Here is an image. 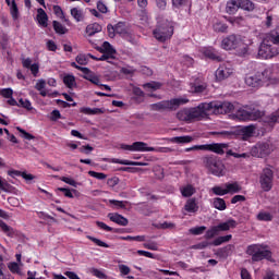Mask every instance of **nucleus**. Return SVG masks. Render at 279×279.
Masks as SVG:
<instances>
[{"mask_svg": "<svg viewBox=\"0 0 279 279\" xmlns=\"http://www.w3.org/2000/svg\"><path fill=\"white\" fill-rule=\"evenodd\" d=\"M205 117L204 102H201L197 107L184 108L177 113V119H179V121H185L186 123L202 121Z\"/></svg>", "mask_w": 279, "mask_h": 279, "instance_id": "nucleus-1", "label": "nucleus"}, {"mask_svg": "<svg viewBox=\"0 0 279 279\" xmlns=\"http://www.w3.org/2000/svg\"><path fill=\"white\" fill-rule=\"evenodd\" d=\"M203 108L205 117L208 116V112L213 114H230V112H234V105L230 101L213 100L210 102H203Z\"/></svg>", "mask_w": 279, "mask_h": 279, "instance_id": "nucleus-2", "label": "nucleus"}, {"mask_svg": "<svg viewBox=\"0 0 279 279\" xmlns=\"http://www.w3.org/2000/svg\"><path fill=\"white\" fill-rule=\"evenodd\" d=\"M203 162L211 175H216L217 178H223L226 175V165L217 156L204 157Z\"/></svg>", "mask_w": 279, "mask_h": 279, "instance_id": "nucleus-3", "label": "nucleus"}, {"mask_svg": "<svg viewBox=\"0 0 279 279\" xmlns=\"http://www.w3.org/2000/svg\"><path fill=\"white\" fill-rule=\"evenodd\" d=\"M246 254L252 256L253 263H260V260H271V251L265 250L260 244H252L247 246Z\"/></svg>", "mask_w": 279, "mask_h": 279, "instance_id": "nucleus-4", "label": "nucleus"}, {"mask_svg": "<svg viewBox=\"0 0 279 279\" xmlns=\"http://www.w3.org/2000/svg\"><path fill=\"white\" fill-rule=\"evenodd\" d=\"M153 36L158 43H167L173 36V26L169 23L158 24L153 31Z\"/></svg>", "mask_w": 279, "mask_h": 279, "instance_id": "nucleus-5", "label": "nucleus"}, {"mask_svg": "<svg viewBox=\"0 0 279 279\" xmlns=\"http://www.w3.org/2000/svg\"><path fill=\"white\" fill-rule=\"evenodd\" d=\"M262 117H263V111L258 109H252V108L239 109L235 112V118L239 121H258V119H260Z\"/></svg>", "mask_w": 279, "mask_h": 279, "instance_id": "nucleus-6", "label": "nucleus"}, {"mask_svg": "<svg viewBox=\"0 0 279 279\" xmlns=\"http://www.w3.org/2000/svg\"><path fill=\"white\" fill-rule=\"evenodd\" d=\"M259 184L265 192L274 189V170L271 168H264L259 175Z\"/></svg>", "mask_w": 279, "mask_h": 279, "instance_id": "nucleus-7", "label": "nucleus"}, {"mask_svg": "<svg viewBox=\"0 0 279 279\" xmlns=\"http://www.w3.org/2000/svg\"><path fill=\"white\" fill-rule=\"evenodd\" d=\"M241 45H242L241 36H238L234 34L227 36L221 41V47L226 51H232V49H239V47H241Z\"/></svg>", "mask_w": 279, "mask_h": 279, "instance_id": "nucleus-8", "label": "nucleus"}, {"mask_svg": "<svg viewBox=\"0 0 279 279\" xmlns=\"http://www.w3.org/2000/svg\"><path fill=\"white\" fill-rule=\"evenodd\" d=\"M107 31L110 38H114L117 34L125 36L128 34V24L125 22H118L116 25L108 24Z\"/></svg>", "mask_w": 279, "mask_h": 279, "instance_id": "nucleus-9", "label": "nucleus"}, {"mask_svg": "<svg viewBox=\"0 0 279 279\" xmlns=\"http://www.w3.org/2000/svg\"><path fill=\"white\" fill-rule=\"evenodd\" d=\"M120 147L124 151H156L154 147H148L145 142H135L132 145L121 144Z\"/></svg>", "mask_w": 279, "mask_h": 279, "instance_id": "nucleus-10", "label": "nucleus"}, {"mask_svg": "<svg viewBox=\"0 0 279 279\" xmlns=\"http://www.w3.org/2000/svg\"><path fill=\"white\" fill-rule=\"evenodd\" d=\"M173 108H175V98H172L171 100H162L150 105V110L154 111L173 110Z\"/></svg>", "mask_w": 279, "mask_h": 279, "instance_id": "nucleus-11", "label": "nucleus"}, {"mask_svg": "<svg viewBox=\"0 0 279 279\" xmlns=\"http://www.w3.org/2000/svg\"><path fill=\"white\" fill-rule=\"evenodd\" d=\"M245 84L252 88H258V86L263 84V73L257 72L255 74H247L245 76Z\"/></svg>", "mask_w": 279, "mask_h": 279, "instance_id": "nucleus-12", "label": "nucleus"}, {"mask_svg": "<svg viewBox=\"0 0 279 279\" xmlns=\"http://www.w3.org/2000/svg\"><path fill=\"white\" fill-rule=\"evenodd\" d=\"M228 148V144H204L203 145V151H214V154H218L219 156H223L226 154V149Z\"/></svg>", "mask_w": 279, "mask_h": 279, "instance_id": "nucleus-13", "label": "nucleus"}, {"mask_svg": "<svg viewBox=\"0 0 279 279\" xmlns=\"http://www.w3.org/2000/svg\"><path fill=\"white\" fill-rule=\"evenodd\" d=\"M259 119H262L264 128H274L279 120V112L275 111L268 116H265L263 112V116Z\"/></svg>", "mask_w": 279, "mask_h": 279, "instance_id": "nucleus-14", "label": "nucleus"}, {"mask_svg": "<svg viewBox=\"0 0 279 279\" xmlns=\"http://www.w3.org/2000/svg\"><path fill=\"white\" fill-rule=\"evenodd\" d=\"M198 210L199 205H197V198L192 197L185 202V205L183 207V215H186V213L189 215H195V213H197Z\"/></svg>", "mask_w": 279, "mask_h": 279, "instance_id": "nucleus-15", "label": "nucleus"}, {"mask_svg": "<svg viewBox=\"0 0 279 279\" xmlns=\"http://www.w3.org/2000/svg\"><path fill=\"white\" fill-rule=\"evenodd\" d=\"M232 73L231 68H227L226 64L220 65L215 73V77L217 82H223V80H228V76Z\"/></svg>", "mask_w": 279, "mask_h": 279, "instance_id": "nucleus-16", "label": "nucleus"}, {"mask_svg": "<svg viewBox=\"0 0 279 279\" xmlns=\"http://www.w3.org/2000/svg\"><path fill=\"white\" fill-rule=\"evenodd\" d=\"M203 56H205V58H208L209 60H214L215 62L223 61V57H221V54H219V52L213 47L205 48L203 50Z\"/></svg>", "mask_w": 279, "mask_h": 279, "instance_id": "nucleus-17", "label": "nucleus"}, {"mask_svg": "<svg viewBox=\"0 0 279 279\" xmlns=\"http://www.w3.org/2000/svg\"><path fill=\"white\" fill-rule=\"evenodd\" d=\"M108 219H110L113 223H117L118 226H128L130 223V220L128 218L123 217L121 214L117 213H110L108 214Z\"/></svg>", "mask_w": 279, "mask_h": 279, "instance_id": "nucleus-18", "label": "nucleus"}, {"mask_svg": "<svg viewBox=\"0 0 279 279\" xmlns=\"http://www.w3.org/2000/svg\"><path fill=\"white\" fill-rule=\"evenodd\" d=\"M223 186L227 191V195H235L236 193H241V191H243V186H241V184H239L236 181L225 183Z\"/></svg>", "mask_w": 279, "mask_h": 279, "instance_id": "nucleus-19", "label": "nucleus"}, {"mask_svg": "<svg viewBox=\"0 0 279 279\" xmlns=\"http://www.w3.org/2000/svg\"><path fill=\"white\" fill-rule=\"evenodd\" d=\"M241 10L240 0H228L226 4L227 14H236Z\"/></svg>", "mask_w": 279, "mask_h": 279, "instance_id": "nucleus-20", "label": "nucleus"}, {"mask_svg": "<svg viewBox=\"0 0 279 279\" xmlns=\"http://www.w3.org/2000/svg\"><path fill=\"white\" fill-rule=\"evenodd\" d=\"M111 162H113V165H125L129 167H146L147 166V163H145V162L131 161L128 159H118V158L111 159Z\"/></svg>", "mask_w": 279, "mask_h": 279, "instance_id": "nucleus-21", "label": "nucleus"}, {"mask_svg": "<svg viewBox=\"0 0 279 279\" xmlns=\"http://www.w3.org/2000/svg\"><path fill=\"white\" fill-rule=\"evenodd\" d=\"M259 158H265L271 154V148L269 147V143H259L255 147Z\"/></svg>", "mask_w": 279, "mask_h": 279, "instance_id": "nucleus-22", "label": "nucleus"}, {"mask_svg": "<svg viewBox=\"0 0 279 279\" xmlns=\"http://www.w3.org/2000/svg\"><path fill=\"white\" fill-rule=\"evenodd\" d=\"M236 226H239V223H236V220L229 219L226 222H220L216 226V228L218 229V232H228L230 228H236Z\"/></svg>", "mask_w": 279, "mask_h": 279, "instance_id": "nucleus-23", "label": "nucleus"}, {"mask_svg": "<svg viewBox=\"0 0 279 279\" xmlns=\"http://www.w3.org/2000/svg\"><path fill=\"white\" fill-rule=\"evenodd\" d=\"M37 21L41 27H47L49 25V16L47 15V12L43 10V8L37 9Z\"/></svg>", "mask_w": 279, "mask_h": 279, "instance_id": "nucleus-24", "label": "nucleus"}, {"mask_svg": "<svg viewBox=\"0 0 279 279\" xmlns=\"http://www.w3.org/2000/svg\"><path fill=\"white\" fill-rule=\"evenodd\" d=\"M180 193L182 197H193V195L196 193V190L192 184H186L180 187Z\"/></svg>", "mask_w": 279, "mask_h": 279, "instance_id": "nucleus-25", "label": "nucleus"}, {"mask_svg": "<svg viewBox=\"0 0 279 279\" xmlns=\"http://www.w3.org/2000/svg\"><path fill=\"white\" fill-rule=\"evenodd\" d=\"M98 51L100 53H107L112 57H114L117 54V50L108 41H104L102 46L100 48H98Z\"/></svg>", "mask_w": 279, "mask_h": 279, "instance_id": "nucleus-26", "label": "nucleus"}, {"mask_svg": "<svg viewBox=\"0 0 279 279\" xmlns=\"http://www.w3.org/2000/svg\"><path fill=\"white\" fill-rule=\"evenodd\" d=\"M8 7H10V14L13 19V21H17L20 13H19V4H16V0H9V3H7Z\"/></svg>", "mask_w": 279, "mask_h": 279, "instance_id": "nucleus-27", "label": "nucleus"}, {"mask_svg": "<svg viewBox=\"0 0 279 279\" xmlns=\"http://www.w3.org/2000/svg\"><path fill=\"white\" fill-rule=\"evenodd\" d=\"M80 112L82 114H88L89 117H92V116H95V114H104L105 110L102 108L92 109L90 107H82L80 109Z\"/></svg>", "mask_w": 279, "mask_h": 279, "instance_id": "nucleus-28", "label": "nucleus"}, {"mask_svg": "<svg viewBox=\"0 0 279 279\" xmlns=\"http://www.w3.org/2000/svg\"><path fill=\"white\" fill-rule=\"evenodd\" d=\"M213 29L216 34H228V24L221 21H216L213 24Z\"/></svg>", "mask_w": 279, "mask_h": 279, "instance_id": "nucleus-29", "label": "nucleus"}, {"mask_svg": "<svg viewBox=\"0 0 279 279\" xmlns=\"http://www.w3.org/2000/svg\"><path fill=\"white\" fill-rule=\"evenodd\" d=\"M240 10L244 12H254L256 10V4L252 0H240Z\"/></svg>", "mask_w": 279, "mask_h": 279, "instance_id": "nucleus-30", "label": "nucleus"}, {"mask_svg": "<svg viewBox=\"0 0 279 279\" xmlns=\"http://www.w3.org/2000/svg\"><path fill=\"white\" fill-rule=\"evenodd\" d=\"M70 14L76 23H82V21H84V10L80 8H72Z\"/></svg>", "mask_w": 279, "mask_h": 279, "instance_id": "nucleus-31", "label": "nucleus"}, {"mask_svg": "<svg viewBox=\"0 0 279 279\" xmlns=\"http://www.w3.org/2000/svg\"><path fill=\"white\" fill-rule=\"evenodd\" d=\"M230 241H232V234L220 235L211 242V245L219 247V245H223V243H228Z\"/></svg>", "mask_w": 279, "mask_h": 279, "instance_id": "nucleus-32", "label": "nucleus"}, {"mask_svg": "<svg viewBox=\"0 0 279 279\" xmlns=\"http://www.w3.org/2000/svg\"><path fill=\"white\" fill-rule=\"evenodd\" d=\"M88 57L92 60H97L98 62H109V64H112V61H110V60H114V57H112V54H108L107 52H102L100 58H97L90 53H88Z\"/></svg>", "mask_w": 279, "mask_h": 279, "instance_id": "nucleus-33", "label": "nucleus"}, {"mask_svg": "<svg viewBox=\"0 0 279 279\" xmlns=\"http://www.w3.org/2000/svg\"><path fill=\"white\" fill-rule=\"evenodd\" d=\"M99 32H101V25L94 23V24H89L86 27V34L88 36H95L96 34H99Z\"/></svg>", "mask_w": 279, "mask_h": 279, "instance_id": "nucleus-34", "label": "nucleus"}, {"mask_svg": "<svg viewBox=\"0 0 279 279\" xmlns=\"http://www.w3.org/2000/svg\"><path fill=\"white\" fill-rule=\"evenodd\" d=\"M232 247H234V245L228 244L227 246L219 248L217 251V256L220 258H228V256H230V252H232Z\"/></svg>", "mask_w": 279, "mask_h": 279, "instance_id": "nucleus-35", "label": "nucleus"}, {"mask_svg": "<svg viewBox=\"0 0 279 279\" xmlns=\"http://www.w3.org/2000/svg\"><path fill=\"white\" fill-rule=\"evenodd\" d=\"M0 228H1L2 232H4V234H7V236H10V239H13L14 229L12 227L8 226V223H5L1 219H0Z\"/></svg>", "mask_w": 279, "mask_h": 279, "instance_id": "nucleus-36", "label": "nucleus"}, {"mask_svg": "<svg viewBox=\"0 0 279 279\" xmlns=\"http://www.w3.org/2000/svg\"><path fill=\"white\" fill-rule=\"evenodd\" d=\"M213 206L216 208V210H226V208H228V205H226V199L221 197L214 198Z\"/></svg>", "mask_w": 279, "mask_h": 279, "instance_id": "nucleus-37", "label": "nucleus"}, {"mask_svg": "<svg viewBox=\"0 0 279 279\" xmlns=\"http://www.w3.org/2000/svg\"><path fill=\"white\" fill-rule=\"evenodd\" d=\"M215 236H219V229H217V226L209 228L205 232L204 239H206V241H210V239H215Z\"/></svg>", "mask_w": 279, "mask_h": 279, "instance_id": "nucleus-38", "label": "nucleus"}, {"mask_svg": "<svg viewBox=\"0 0 279 279\" xmlns=\"http://www.w3.org/2000/svg\"><path fill=\"white\" fill-rule=\"evenodd\" d=\"M52 27H53L56 34L64 35L69 32V29H66V27H64V25H62V23H60L58 21L52 22Z\"/></svg>", "mask_w": 279, "mask_h": 279, "instance_id": "nucleus-39", "label": "nucleus"}, {"mask_svg": "<svg viewBox=\"0 0 279 279\" xmlns=\"http://www.w3.org/2000/svg\"><path fill=\"white\" fill-rule=\"evenodd\" d=\"M84 80H87V82H90L92 84H95V86H100L99 84V76L93 74V72L89 70V73L84 74Z\"/></svg>", "mask_w": 279, "mask_h": 279, "instance_id": "nucleus-40", "label": "nucleus"}, {"mask_svg": "<svg viewBox=\"0 0 279 279\" xmlns=\"http://www.w3.org/2000/svg\"><path fill=\"white\" fill-rule=\"evenodd\" d=\"M161 87H162L161 83L154 82V81L143 85V88H145V90H160Z\"/></svg>", "mask_w": 279, "mask_h": 279, "instance_id": "nucleus-41", "label": "nucleus"}, {"mask_svg": "<svg viewBox=\"0 0 279 279\" xmlns=\"http://www.w3.org/2000/svg\"><path fill=\"white\" fill-rule=\"evenodd\" d=\"M63 84L66 88H73L75 86V76L68 74L63 77Z\"/></svg>", "mask_w": 279, "mask_h": 279, "instance_id": "nucleus-42", "label": "nucleus"}, {"mask_svg": "<svg viewBox=\"0 0 279 279\" xmlns=\"http://www.w3.org/2000/svg\"><path fill=\"white\" fill-rule=\"evenodd\" d=\"M86 239H88V241H92V243H95V245H97L98 247H110V245L95 236L92 235H87Z\"/></svg>", "mask_w": 279, "mask_h": 279, "instance_id": "nucleus-43", "label": "nucleus"}, {"mask_svg": "<svg viewBox=\"0 0 279 279\" xmlns=\"http://www.w3.org/2000/svg\"><path fill=\"white\" fill-rule=\"evenodd\" d=\"M195 60L189 56H183L181 58V64H183V66H186V69H191V66H193Z\"/></svg>", "mask_w": 279, "mask_h": 279, "instance_id": "nucleus-44", "label": "nucleus"}, {"mask_svg": "<svg viewBox=\"0 0 279 279\" xmlns=\"http://www.w3.org/2000/svg\"><path fill=\"white\" fill-rule=\"evenodd\" d=\"M189 232L194 236H199L203 232H206V226L191 228Z\"/></svg>", "mask_w": 279, "mask_h": 279, "instance_id": "nucleus-45", "label": "nucleus"}, {"mask_svg": "<svg viewBox=\"0 0 279 279\" xmlns=\"http://www.w3.org/2000/svg\"><path fill=\"white\" fill-rule=\"evenodd\" d=\"M211 193H214V195H219L220 197H222L223 195H228L226 187L219 185L214 186L211 189Z\"/></svg>", "mask_w": 279, "mask_h": 279, "instance_id": "nucleus-46", "label": "nucleus"}, {"mask_svg": "<svg viewBox=\"0 0 279 279\" xmlns=\"http://www.w3.org/2000/svg\"><path fill=\"white\" fill-rule=\"evenodd\" d=\"M1 97H4V99H12V95H14V90L12 88H2L0 89Z\"/></svg>", "mask_w": 279, "mask_h": 279, "instance_id": "nucleus-47", "label": "nucleus"}, {"mask_svg": "<svg viewBox=\"0 0 279 279\" xmlns=\"http://www.w3.org/2000/svg\"><path fill=\"white\" fill-rule=\"evenodd\" d=\"M75 60L81 66H86V64H88V54H78Z\"/></svg>", "mask_w": 279, "mask_h": 279, "instance_id": "nucleus-48", "label": "nucleus"}, {"mask_svg": "<svg viewBox=\"0 0 279 279\" xmlns=\"http://www.w3.org/2000/svg\"><path fill=\"white\" fill-rule=\"evenodd\" d=\"M8 267L11 274H21V266H19V263L11 262L8 264Z\"/></svg>", "mask_w": 279, "mask_h": 279, "instance_id": "nucleus-49", "label": "nucleus"}, {"mask_svg": "<svg viewBox=\"0 0 279 279\" xmlns=\"http://www.w3.org/2000/svg\"><path fill=\"white\" fill-rule=\"evenodd\" d=\"M258 221H271L274 219V216L269 213L262 211L257 215Z\"/></svg>", "mask_w": 279, "mask_h": 279, "instance_id": "nucleus-50", "label": "nucleus"}, {"mask_svg": "<svg viewBox=\"0 0 279 279\" xmlns=\"http://www.w3.org/2000/svg\"><path fill=\"white\" fill-rule=\"evenodd\" d=\"M19 106H21V108H25V110H33L32 101H29V99L20 98Z\"/></svg>", "mask_w": 279, "mask_h": 279, "instance_id": "nucleus-51", "label": "nucleus"}, {"mask_svg": "<svg viewBox=\"0 0 279 279\" xmlns=\"http://www.w3.org/2000/svg\"><path fill=\"white\" fill-rule=\"evenodd\" d=\"M96 226L100 228V230H105V232H117V230H114L112 227L101 221H96Z\"/></svg>", "mask_w": 279, "mask_h": 279, "instance_id": "nucleus-52", "label": "nucleus"}, {"mask_svg": "<svg viewBox=\"0 0 279 279\" xmlns=\"http://www.w3.org/2000/svg\"><path fill=\"white\" fill-rule=\"evenodd\" d=\"M88 175H90V178H96V180H106V178H108V175H106V173L104 172H96L90 170L88 172Z\"/></svg>", "mask_w": 279, "mask_h": 279, "instance_id": "nucleus-53", "label": "nucleus"}, {"mask_svg": "<svg viewBox=\"0 0 279 279\" xmlns=\"http://www.w3.org/2000/svg\"><path fill=\"white\" fill-rule=\"evenodd\" d=\"M16 130L17 132H20V134H22V138H25L26 141H34V135L27 133V131L23 130L20 126H17Z\"/></svg>", "mask_w": 279, "mask_h": 279, "instance_id": "nucleus-54", "label": "nucleus"}, {"mask_svg": "<svg viewBox=\"0 0 279 279\" xmlns=\"http://www.w3.org/2000/svg\"><path fill=\"white\" fill-rule=\"evenodd\" d=\"M175 143H193V136L191 135L177 136Z\"/></svg>", "mask_w": 279, "mask_h": 279, "instance_id": "nucleus-55", "label": "nucleus"}, {"mask_svg": "<svg viewBox=\"0 0 279 279\" xmlns=\"http://www.w3.org/2000/svg\"><path fill=\"white\" fill-rule=\"evenodd\" d=\"M247 53H250V47H247L245 44H242V47L238 50V56L245 58Z\"/></svg>", "mask_w": 279, "mask_h": 279, "instance_id": "nucleus-56", "label": "nucleus"}, {"mask_svg": "<svg viewBox=\"0 0 279 279\" xmlns=\"http://www.w3.org/2000/svg\"><path fill=\"white\" fill-rule=\"evenodd\" d=\"M254 130H256V126L247 125L242 129V132L244 136H252V134H254Z\"/></svg>", "mask_w": 279, "mask_h": 279, "instance_id": "nucleus-57", "label": "nucleus"}, {"mask_svg": "<svg viewBox=\"0 0 279 279\" xmlns=\"http://www.w3.org/2000/svg\"><path fill=\"white\" fill-rule=\"evenodd\" d=\"M61 182H64L65 184H69L70 186H74V189H77V182L71 178L68 177H61Z\"/></svg>", "mask_w": 279, "mask_h": 279, "instance_id": "nucleus-58", "label": "nucleus"}, {"mask_svg": "<svg viewBox=\"0 0 279 279\" xmlns=\"http://www.w3.org/2000/svg\"><path fill=\"white\" fill-rule=\"evenodd\" d=\"M110 206H114V208H125V202L117 201V199H109Z\"/></svg>", "mask_w": 279, "mask_h": 279, "instance_id": "nucleus-59", "label": "nucleus"}, {"mask_svg": "<svg viewBox=\"0 0 279 279\" xmlns=\"http://www.w3.org/2000/svg\"><path fill=\"white\" fill-rule=\"evenodd\" d=\"M46 47L48 51H58V45L56 41L48 39L46 43Z\"/></svg>", "mask_w": 279, "mask_h": 279, "instance_id": "nucleus-60", "label": "nucleus"}, {"mask_svg": "<svg viewBox=\"0 0 279 279\" xmlns=\"http://www.w3.org/2000/svg\"><path fill=\"white\" fill-rule=\"evenodd\" d=\"M63 193L64 197H69L70 199H73V192H71L70 189L66 187H58L57 192Z\"/></svg>", "mask_w": 279, "mask_h": 279, "instance_id": "nucleus-61", "label": "nucleus"}, {"mask_svg": "<svg viewBox=\"0 0 279 279\" xmlns=\"http://www.w3.org/2000/svg\"><path fill=\"white\" fill-rule=\"evenodd\" d=\"M92 274H93V276H95L96 278H99V279H106L107 278L106 274H104V271H101L97 268H93Z\"/></svg>", "mask_w": 279, "mask_h": 279, "instance_id": "nucleus-62", "label": "nucleus"}, {"mask_svg": "<svg viewBox=\"0 0 279 279\" xmlns=\"http://www.w3.org/2000/svg\"><path fill=\"white\" fill-rule=\"evenodd\" d=\"M194 93H204V90H206V83L203 84H194V86L192 87Z\"/></svg>", "mask_w": 279, "mask_h": 279, "instance_id": "nucleus-63", "label": "nucleus"}, {"mask_svg": "<svg viewBox=\"0 0 279 279\" xmlns=\"http://www.w3.org/2000/svg\"><path fill=\"white\" fill-rule=\"evenodd\" d=\"M245 196L243 195H234L232 198H231V204H239V202H245Z\"/></svg>", "mask_w": 279, "mask_h": 279, "instance_id": "nucleus-64", "label": "nucleus"}]
</instances>
